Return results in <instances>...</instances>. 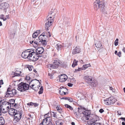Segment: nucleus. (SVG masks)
I'll return each instance as SVG.
<instances>
[{
	"instance_id": "1",
	"label": "nucleus",
	"mask_w": 125,
	"mask_h": 125,
	"mask_svg": "<svg viewBox=\"0 0 125 125\" xmlns=\"http://www.w3.org/2000/svg\"><path fill=\"white\" fill-rule=\"evenodd\" d=\"M44 48L41 47H39L35 50H32L33 57L35 61L38 60L39 57L43 56Z\"/></svg>"
},
{
	"instance_id": "2",
	"label": "nucleus",
	"mask_w": 125,
	"mask_h": 125,
	"mask_svg": "<svg viewBox=\"0 0 125 125\" xmlns=\"http://www.w3.org/2000/svg\"><path fill=\"white\" fill-rule=\"evenodd\" d=\"M94 7L95 10L96 11L100 9L103 12L105 11L104 3L103 1H100V0H96L94 2Z\"/></svg>"
},
{
	"instance_id": "3",
	"label": "nucleus",
	"mask_w": 125,
	"mask_h": 125,
	"mask_svg": "<svg viewBox=\"0 0 125 125\" xmlns=\"http://www.w3.org/2000/svg\"><path fill=\"white\" fill-rule=\"evenodd\" d=\"M32 51H25L22 52L21 56L24 58H28L29 60L32 61H35V59L33 57Z\"/></svg>"
},
{
	"instance_id": "4",
	"label": "nucleus",
	"mask_w": 125,
	"mask_h": 125,
	"mask_svg": "<svg viewBox=\"0 0 125 125\" xmlns=\"http://www.w3.org/2000/svg\"><path fill=\"white\" fill-rule=\"evenodd\" d=\"M0 106L2 107L3 110L5 109L8 110L10 108L11 105L10 103L6 101L5 100H2L0 98Z\"/></svg>"
},
{
	"instance_id": "5",
	"label": "nucleus",
	"mask_w": 125,
	"mask_h": 125,
	"mask_svg": "<svg viewBox=\"0 0 125 125\" xmlns=\"http://www.w3.org/2000/svg\"><path fill=\"white\" fill-rule=\"evenodd\" d=\"M17 89L21 92H24L29 89V86L26 83L22 82L18 85Z\"/></svg>"
},
{
	"instance_id": "6",
	"label": "nucleus",
	"mask_w": 125,
	"mask_h": 125,
	"mask_svg": "<svg viewBox=\"0 0 125 125\" xmlns=\"http://www.w3.org/2000/svg\"><path fill=\"white\" fill-rule=\"evenodd\" d=\"M17 93L16 90L14 89H12L10 88H9L7 89V91L6 93V95L5 97L8 98V97H13L15 94Z\"/></svg>"
},
{
	"instance_id": "7",
	"label": "nucleus",
	"mask_w": 125,
	"mask_h": 125,
	"mask_svg": "<svg viewBox=\"0 0 125 125\" xmlns=\"http://www.w3.org/2000/svg\"><path fill=\"white\" fill-rule=\"evenodd\" d=\"M104 101L105 104L109 105L113 104L117 100L111 96L104 100Z\"/></svg>"
},
{
	"instance_id": "8",
	"label": "nucleus",
	"mask_w": 125,
	"mask_h": 125,
	"mask_svg": "<svg viewBox=\"0 0 125 125\" xmlns=\"http://www.w3.org/2000/svg\"><path fill=\"white\" fill-rule=\"evenodd\" d=\"M34 44L36 47L38 45H39L41 44H42L43 45H46L47 44V42L46 40H42V39L38 38L36 39L34 42Z\"/></svg>"
},
{
	"instance_id": "9",
	"label": "nucleus",
	"mask_w": 125,
	"mask_h": 125,
	"mask_svg": "<svg viewBox=\"0 0 125 125\" xmlns=\"http://www.w3.org/2000/svg\"><path fill=\"white\" fill-rule=\"evenodd\" d=\"M51 18V17L50 16L46 21L45 28L47 31L48 30V28L52 25V23L53 21V20L50 19Z\"/></svg>"
},
{
	"instance_id": "10",
	"label": "nucleus",
	"mask_w": 125,
	"mask_h": 125,
	"mask_svg": "<svg viewBox=\"0 0 125 125\" xmlns=\"http://www.w3.org/2000/svg\"><path fill=\"white\" fill-rule=\"evenodd\" d=\"M99 120V117L98 116H95L93 117H91L90 118L89 120L90 123L89 124L94 125L95 123H97L96 122Z\"/></svg>"
},
{
	"instance_id": "11",
	"label": "nucleus",
	"mask_w": 125,
	"mask_h": 125,
	"mask_svg": "<svg viewBox=\"0 0 125 125\" xmlns=\"http://www.w3.org/2000/svg\"><path fill=\"white\" fill-rule=\"evenodd\" d=\"M84 115L83 116L86 118V119L87 120H89L91 117V113L87 111H85L82 112Z\"/></svg>"
},
{
	"instance_id": "12",
	"label": "nucleus",
	"mask_w": 125,
	"mask_h": 125,
	"mask_svg": "<svg viewBox=\"0 0 125 125\" xmlns=\"http://www.w3.org/2000/svg\"><path fill=\"white\" fill-rule=\"evenodd\" d=\"M14 116V120H15L16 121L18 122L19 121L21 118L22 114L18 112H17V113H16V114Z\"/></svg>"
},
{
	"instance_id": "13",
	"label": "nucleus",
	"mask_w": 125,
	"mask_h": 125,
	"mask_svg": "<svg viewBox=\"0 0 125 125\" xmlns=\"http://www.w3.org/2000/svg\"><path fill=\"white\" fill-rule=\"evenodd\" d=\"M9 6V4L7 2L0 3V9L6 10Z\"/></svg>"
},
{
	"instance_id": "14",
	"label": "nucleus",
	"mask_w": 125,
	"mask_h": 125,
	"mask_svg": "<svg viewBox=\"0 0 125 125\" xmlns=\"http://www.w3.org/2000/svg\"><path fill=\"white\" fill-rule=\"evenodd\" d=\"M59 77L60 81L61 82L65 81L67 79V76L64 74L59 76Z\"/></svg>"
},
{
	"instance_id": "15",
	"label": "nucleus",
	"mask_w": 125,
	"mask_h": 125,
	"mask_svg": "<svg viewBox=\"0 0 125 125\" xmlns=\"http://www.w3.org/2000/svg\"><path fill=\"white\" fill-rule=\"evenodd\" d=\"M81 52V49L79 46H76L73 51L72 54H75L76 53H79Z\"/></svg>"
},
{
	"instance_id": "16",
	"label": "nucleus",
	"mask_w": 125,
	"mask_h": 125,
	"mask_svg": "<svg viewBox=\"0 0 125 125\" xmlns=\"http://www.w3.org/2000/svg\"><path fill=\"white\" fill-rule=\"evenodd\" d=\"M84 79L89 84L93 81L92 77L88 75L85 76L84 77Z\"/></svg>"
},
{
	"instance_id": "17",
	"label": "nucleus",
	"mask_w": 125,
	"mask_h": 125,
	"mask_svg": "<svg viewBox=\"0 0 125 125\" xmlns=\"http://www.w3.org/2000/svg\"><path fill=\"white\" fill-rule=\"evenodd\" d=\"M8 112L9 114L13 116L15 115L16 113H17L16 110L12 108L10 109L9 110Z\"/></svg>"
},
{
	"instance_id": "18",
	"label": "nucleus",
	"mask_w": 125,
	"mask_h": 125,
	"mask_svg": "<svg viewBox=\"0 0 125 125\" xmlns=\"http://www.w3.org/2000/svg\"><path fill=\"white\" fill-rule=\"evenodd\" d=\"M49 114V113H48L45 114L44 116V119L43 120H45V122H48V121L50 120L51 119V118L50 117H48Z\"/></svg>"
},
{
	"instance_id": "19",
	"label": "nucleus",
	"mask_w": 125,
	"mask_h": 125,
	"mask_svg": "<svg viewBox=\"0 0 125 125\" xmlns=\"http://www.w3.org/2000/svg\"><path fill=\"white\" fill-rule=\"evenodd\" d=\"M89 85L93 87H96L98 85V82L96 81H92L90 83Z\"/></svg>"
},
{
	"instance_id": "20",
	"label": "nucleus",
	"mask_w": 125,
	"mask_h": 125,
	"mask_svg": "<svg viewBox=\"0 0 125 125\" xmlns=\"http://www.w3.org/2000/svg\"><path fill=\"white\" fill-rule=\"evenodd\" d=\"M67 90V89H66V87L64 86H61V87L59 90V93L60 94H61V92H63L64 91H66Z\"/></svg>"
},
{
	"instance_id": "21",
	"label": "nucleus",
	"mask_w": 125,
	"mask_h": 125,
	"mask_svg": "<svg viewBox=\"0 0 125 125\" xmlns=\"http://www.w3.org/2000/svg\"><path fill=\"white\" fill-rule=\"evenodd\" d=\"M50 67L52 69H56L58 67V65H55L54 64H51L50 65Z\"/></svg>"
},
{
	"instance_id": "22",
	"label": "nucleus",
	"mask_w": 125,
	"mask_h": 125,
	"mask_svg": "<svg viewBox=\"0 0 125 125\" xmlns=\"http://www.w3.org/2000/svg\"><path fill=\"white\" fill-rule=\"evenodd\" d=\"M5 123L4 118L2 117H0V125H4Z\"/></svg>"
},
{
	"instance_id": "23",
	"label": "nucleus",
	"mask_w": 125,
	"mask_h": 125,
	"mask_svg": "<svg viewBox=\"0 0 125 125\" xmlns=\"http://www.w3.org/2000/svg\"><path fill=\"white\" fill-rule=\"evenodd\" d=\"M62 47V45L59 44H57L56 46V47L58 51L61 50V48Z\"/></svg>"
},
{
	"instance_id": "24",
	"label": "nucleus",
	"mask_w": 125,
	"mask_h": 125,
	"mask_svg": "<svg viewBox=\"0 0 125 125\" xmlns=\"http://www.w3.org/2000/svg\"><path fill=\"white\" fill-rule=\"evenodd\" d=\"M45 36V32H43L39 36V38L41 39H42V40H45V39H44Z\"/></svg>"
},
{
	"instance_id": "25",
	"label": "nucleus",
	"mask_w": 125,
	"mask_h": 125,
	"mask_svg": "<svg viewBox=\"0 0 125 125\" xmlns=\"http://www.w3.org/2000/svg\"><path fill=\"white\" fill-rule=\"evenodd\" d=\"M95 46L97 48H99L101 47L102 46V44L100 42H98V43H96L95 44Z\"/></svg>"
},
{
	"instance_id": "26",
	"label": "nucleus",
	"mask_w": 125,
	"mask_h": 125,
	"mask_svg": "<svg viewBox=\"0 0 125 125\" xmlns=\"http://www.w3.org/2000/svg\"><path fill=\"white\" fill-rule=\"evenodd\" d=\"M61 120H59L56 122L57 125H62L63 123L61 122Z\"/></svg>"
},
{
	"instance_id": "27",
	"label": "nucleus",
	"mask_w": 125,
	"mask_h": 125,
	"mask_svg": "<svg viewBox=\"0 0 125 125\" xmlns=\"http://www.w3.org/2000/svg\"><path fill=\"white\" fill-rule=\"evenodd\" d=\"M9 102L11 104V106H13V105L15 103V101L13 99H11L9 100Z\"/></svg>"
},
{
	"instance_id": "28",
	"label": "nucleus",
	"mask_w": 125,
	"mask_h": 125,
	"mask_svg": "<svg viewBox=\"0 0 125 125\" xmlns=\"http://www.w3.org/2000/svg\"><path fill=\"white\" fill-rule=\"evenodd\" d=\"M51 36V34L50 32H45V36L46 37L48 38L50 37Z\"/></svg>"
},
{
	"instance_id": "29",
	"label": "nucleus",
	"mask_w": 125,
	"mask_h": 125,
	"mask_svg": "<svg viewBox=\"0 0 125 125\" xmlns=\"http://www.w3.org/2000/svg\"><path fill=\"white\" fill-rule=\"evenodd\" d=\"M78 62V61H76L75 60H74L73 63L72 65V66L73 67H74L75 66L77 65V63Z\"/></svg>"
},
{
	"instance_id": "30",
	"label": "nucleus",
	"mask_w": 125,
	"mask_h": 125,
	"mask_svg": "<svg viewBox=\"0 0 125 125\" xmlns=\"http://www.w3.org/2000/svg\"><path fill=\"white\" fill-rule=\"evenodd\" d=\"M53 63L55 65H58V66H59L60 64V62L59 60H55L54 61Z\"/></svg>"
},
{
	"instance_id": "31",
	"label": "nucleus",
	"mask_w": 125,
	"mask_h": 125,
	"mask_svg": "<svg viewBox=\"0 0 125 125\" xmlns=\"http://www.w3.org/2000/svg\"><path fill=\"white\" fill-rule=\"evenodd\" d=\"M64 105L66 107L69 109L70 110H72L73 109V108L69 105L68 104H65Z\"/></svg>"
},
{
	"instance_id": "32",
	"label": "nucleus",
	"mask_w": 125,
	"mask_h": 125,
	"mask_svg": "<svg viewBox=\"0 0 125 125\" xmlns=\"http://www.w3.org/2000/svg\"><path fill=\"white\" fill-rule=\"evenodd\" d=\"M51 116V117H54V118H55L56 117V114L54 112H50Z\"/></svg>"
},
{
	"instance_id": "33",
	"label": "nucleus",
	"mask_w": 125,
	"mask_h": 125,
	"mask_svg": "<svg viewBox=\"0 0 125 125\" xmlns=\"http://www.w3.org/2000/svg\"><path fill=\"white\" fill-rule=\"evenodd\" d=\"M39 91L38 92V94H42L43 91V87L42 86H41L40 88Z\"/></svg>"
},
{
	"instance_id": "34",
	"label": "nucleus",
	"mask_w": 125,
	"mask_h": 125,
	"mask_svg": "<svg viewBox=\"0 0 125 125\" xmlns=\"http://www.w3.org/2000/svg\"><path fill=\"white\" fill-rule=\"evenodd\" d=\"M67 99V100H68L70 102H73L74 103H76V102L73 101L72 98H70L69 97H68Z\"/></svg>"
},
{
	"instance_id": "35",
	"label": "nucleus",
	"mask_w": 125,
	"mask_h": 125,
	"mask_svg": "<svg viewBox=\"0 0 125 125\" xmlns=\"http://www.w3.org/2000/svg\"><path fill=\"white\" fill-rule=\"evenodd\" d=\"M45 120H43L42 122L40 123V125H46L47 123L48 122H45Z\"/></svg>"
},
{
	"instance_id": "36",
	"label": "nucleus",
	"mask_w": 125,
	"mask_h": 125,
	"mask_svg": "<svg viewBox=\"0 0 125 125\" xmlns=\"http://www.w3.org/2000/svg\"><path fill=\"white\" fill-rule=\"evenodd\" d=\"M90 65L89 64H85L83 65V68H84V69H86L87 68L90 67Z\"/></svg>"
},
{
	"instance_id": "37",
	"label": "nucleus",
	"mask_w": 125,
	"mask_h": 125,
	"mask_svg": "<svg viewBox=\"0 0 125 125\" xmlns=\"http://www.w3.org/2000/svg\"><path fill=\"white\" fill-rule=\"evenodd\" d=\"M0 18L1 19L3 20L4 21L6 20V19L4 17V16L3 14H2L0 16Z\"/></svg>"
},
{
	"instance_id": "38",
	"label": "nucleus",
	"mask_w": 125,
	"mask_h": 125,
	"mask_svg": "<svg viewBox=\"0 0 125 125\" xmlns=\"http://www.w3.org/2000/svg\"><path fill=\"white\" fill-rule=\"evenodd\" d=\"M118 39H116V40L115 41L114 44L115 46H116L118 45Z\"/></svg>"
},
{
	"instance_id": "39",
	"label": "nucleus",
	"mask_w": 125,
	"mask_h": 125,
	"mask_svg": "<svg viewBox=\"0 0 125 125\" xmlns=\"http://www.w3.org/2000/svg\"><path fill=\"white\" fill-rule=\"evenodd\" d=\"M50 120L48 121V123L46 125H54L52 124V123L51 122L52 120L51 119Z\"/></svg>"
},
{
	"instance_id": "40",
	"label": "nucleus",
	"mask_w": 125,
	"mask_h": 125,
	"mask_svg": "<svg viewBox=\"0 0 125 125\" xmlns=\"http://www.w3.org/2000/svg\"><path fill=\"white\" fill-rule=\"evenodd\" d=\"M34 86V84H32L31 85V87L30 86V87L31 88H32L34 90V91H37L38 90V88H37L36 89H34V87H33Z\"/></svg>"
},
{
	"instance_id": "41",
	"label": "nucleus",
	"mask_w": 125,
	"mask_h": 125,
	"mask_svg": "<svg viewBox=\"0 0 125 125\" xmlns=\"http://www.w3.org/2000/svg\"><path fill=\"white\" fill-rule=\"evenodd\" d=\"M38 35V34H36L35 32L33 34L32 37L33 38H35L37 37Z\"/></svg>"
},
{
	"instance_id": "42",
	"label": "nucleus",
	"mask_w": 125,
	"mask_h": 125,
	"mask_svg": "<svg viewBox=\"0 0 125 125\" xmlns=\"http://www.w3.org/2000/svg\"><path fill=\"white\" fill-rule=\"evenodd\" d=\"M121 52L120 51H119L118 52V53H117V55L119 57H120L121 56Z\"/></svg>"
},
{
	"instance_id": "43",
	"label": "nucleus",
	"mask_w": 125,
	"mask_h": 125,
	"mask_svg": "<svg viewBox=\"0 0 125 125\" xmlns=\"http://www.w3.org/2000/svg\"><path fill=\"white\" fill-rule=\"evenodd\" d=\"M61 108V107L59 105H58L56 107V109L58 111Z\"/></svg>"
},
{
	"instance_id": "44",
	"label": "nucleus",
	"mask_w": 125,
	"mask_h": 125,
	"mask_svg": "<svg viewBox=\"0 0 125 125\" xmlns=\"http://www.w3.org/2000/svg\"><path fill=\"white\" fill-rule=\"evenodd\" d=\"M27 105H33V103L31 102L29 103H28L27 104Z\"/></svg>"
},
{
	"instance_id": "45",
	"label": "nucleus",
	"mask_w": 125,
	"mask_h": 125,
	"mask_svg": "<svg viewBox=\"0 0 125 125\" xmlns=\"http://www.w3.org/2000/svg\"><path fill=\"white\" fill-rule=\"evenodd\" d=\"M99 112L101 113H102L104 112V110L102 109H100L99 111Z\"/></svg>"
},
{
	"instance_id": "46",
	"label": "nucleus",
	"mask_w": 125,
	"mask_h": 125,
	"mask_svg": "<svg viewBox=\"0 0 125 125\" xmlns=\"http://www.w3.org/2000/svg\"><path fill=\"white\" fill-rule=\"evenodd\" d=\"M30 77L29 76H26L25 78V79L27 80H29L30 79Z\"/></svg>"
},
{
	"instance_id": "47",
	"label": "nucleus",
	"mask_w": 125,
	"mask_h": 125,
	"mask_svg": "<svg viewBox=\"0 0 125 125\" xmlns=\"http://www.w3.org/2000/svg\"><path fill=\"white\" fill-rule=\"evenodd\" d=\"M84 69L83 68H79L78 69L77 71H79L81 70Z\"/></svg>"
},
{
	"instance_id": "48",
	"label": "nucleus",
	"mask_w": 125,
	"mask_h": 125,
	"mask_svg": "<svg viewBox=\"0 0 125 125\" xmlns=\"http://www.w3.org/2000/svg\"><path fill=\"white\" fill-rule=\"evenodd\" d=\"M49 75L50 76V78L51 79L53 78V77L52 76V74L50 73H48Z\"/></svg>"
},
{
	"instance_id": "49",
	"label": "nucleus",
	"mask_w": 125,
	"mask_h": 125,
	"mask_svg": "<svg viewBox=\"0 0 125 125\" xmlns=\"http://www.w3.org/2000/svg\"><path fill=\"white\" fill-rule=\"evenodd\" d=\"M67 85L69 87H72L73 85V84L72 83H68Z\"/></svg>"
},
{
	"instance_id": "50",
	"label": "nucleus",
	"mask_w": 125,
	"mask_h": 125,
	"mask_svg": "<svg viewBox=\"0 0 125 125\" xmlns=\"http://www.w3.org/2000/svg\"><path fill=\"white\" fill-rule=\"evenodd\" d=\"M40 30H39L38 31H36L35 32V33H36V34H38V35L40 33Z\"/></svg>"
},
{
	"instance_id": "51",
	"label": "nucleus",
	"mask_w": 125,
	"mask_h": 125,
	"mask_svg": "<svg viewBox=\"0 0 125 125\" xmlns=\"http://www.w3.org/2000/svg\"><path fill=\"white\" fill-rule=\"evenodd\" d=\"M33 105L35 107H36L38 106V104L36 103H33Z\"/></svg>"
},
{
	"instance_id": "52",
	"label": "nucleus",
	"mask_w": 125,
	"mask_h": 125,
	"mask_svg": "<svg viewBox=\"0 0 125 125\" xmlns=\"http://www.w3.org/2000/svg\"><path fill=\"white\" fill-rule=\"evenodd\" d=\"M20 76V74L17 73H14V76Z\"/></svg>"
},
{
	"instance_id": "53",
	"label": "nucleus",
	"mask_w": 125,
	"mask_h": 125,
	"mask_svg": "<svg viewBox=\"0 0 125 125\" xmlns=\"http://www.w3.org/2000/svg\"><path fill=\"white\" fill-rule=\"evenodd\" d=\"M3 84V81L2 80H1L0 81V85H2Z\"/></svg>"
},
{
	"instance_id": "54",
	"label": "nucleus",
	"mask_w": 125,
	"mask_h": 125,
	"mask_svg": "<svg viewBox=\"0 0 125 125\" xmlns=\"http://www.w3.org/2000/svg\"><path fill=\"white\" fill-rule=\"evenodd\" d=\"M94 125H102L101 124L99 123H95Z\"/></svg>"
},
{
	"instance_id": "55",
	"label": "nucleus",
	"mask_w": 125,
	"mask_h": 125,
	"mask_svg": "<svg viewBox=\"0 0 125 125\" xmlns=\"http://www.w3.org/2000/svg\"><path fill=\"white\" fill-rule=\"evenodd\" d=\"M29 70L30 71H31L32 70V69L29 66L28 67H27Z\"/></svg>"
},
{
	"instance_id": "56",
	"label": "nucleus",
	"mask_w": 125,
	"mask_h": 125,
	"mask_svg": "<svg viewBox=\"0 0 125 125\" xmlns=\"http://www.w3.org/2000/svg\"><path fill=\"white\" fill-rule=\"evenodd\" d=\"M63 93H61V94H60L61 95H65L66 94V93L65 92H63Z\"/></svg>"
},
{
	"instance_id": "57",
	"label": "nucleus",
	"mask_w": 125,
	"mask_h": 125,
	"mask_svg": "<svg viewBox=\"0 0 125 125\" xmlns=\"http://www.w3.org/2000/svg\"><path fill=\"white\" fill-rule=\"evenodd\" d=\"M117 112L118 115H121V112H120L119 111H117Z\"/></svg>"
},
{
	"instance_id": "58",
	"label": "nucleus",
	"mask_w": 125,
	"mask_h": 125,
	"mask_svg": "<svg viewBox=\"0 0 125 125\" xmlns=\"http://www.w3.org/2000/svg\"><path fill=\"white\" fill-rule=\"evenodd\" d=\"M34 39H32V41H31L30 42V43L31 44L32 43H33V42H34Z\"/></svg>"
},
{
	"instance_id": "59",
	"label": "nucleus",
	"mask_w": 125,
	"mask_h": 125,
	"mask_svg": "<svg viewBox=\"0 0 125 125\" xmlns=\"http://www.w3.org/2000/svg\"><path fill=\"white\" fill-rule=\"evenodd\" d=\"M67 97H63L61 99H65V100H67Z\"/></svg>"
},
{
	"instance_id": "60",
	"label": "nucleus",
	"mask_w": 125,
	"mask_h": 125,
	"mask_svg": "<svg viewBox=\"0 0 125 125\" xmlns=\"http://www.w3.org/2000/svg\"><path fill=\"white\" fill-rule=\"evenodd\" d=\"M60 113H61L62 111V109L61 108L58 111Z\"/></svg>"
},
{
	"instance_id": "61",
	"label": "nucleus",
	"mask_w": 125,
	"mask_h": 125,
	"mask_svg": "<svg viewBox=\"0 0 125 125\" xmlns=\"http://www.w3.org/2000/svg\"><path fill=\"white\" fill-rule=\"evenodd\" d=\"M120 119L125 121V117H121Z\"/></svg>"
},
{
	"instance_id": "62",
	"label": "nucleus",
	"mask_w": 125,
	"mask_h": 125,
	"mask_svg": "<svg viewBox=\"0 0 125 125\" xmlns=\"http://www.w3.org/2000/svg\"><path fill=\"white\" fill-rule=\"evenodd\" d=\"M9 15H7L6 16V17H5V18L6 19V20L7 19H8L9 18Z\"/></svg>"
},
{
	"instance_id": "63",
	"label": "nucleus",
	"mask_w": 125,
	"mask_h": 125,
	"mask_svg": "<svg viewBox=\"0 0 125 125\" xmlns=\"http://www.w3.org/2000/svg\"><path fill=\"white\" fill-rule=\"evenodd\" d=\"M17 104L16 103L14 104L12 106H13L14 107L16 106H17Z\"/></svg>"
},
{
	"instance_id": "64",
	"label": "nucleus",
	"mask_w": 125,
	"mask_h": 125,
	"mask_svg": "<svg viewBox=\"0 0 125 125\" xmlns=\"http://www.w3.org/2000/svg\"><path fill=\"white\" fill-rule=\"evenodd\" d=\"M71 124L72 125H75V124L74 122H72L71 123Z\"/></svg>"
}]
</instances>
